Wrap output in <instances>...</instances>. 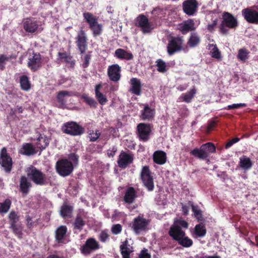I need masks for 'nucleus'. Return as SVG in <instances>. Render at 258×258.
<instances>
[{
  "label": "nucleus",
  "instance_id": "1",
  "mask_svg": "<svg viewBox=\"0 0 258 258\" xmlns=\"http://www.w3.org/2000/svg\"><path fill=\"white\" fill-rule=\"evenodd\" d=\"M188 227V223L182 219H175L170 226L168 234L173 240L184 247H189L193 244L192 240L186 236L185 230Z\"/></svg>",
  "mask_w": 258,
  "mask_h": 258
},
{
  "label": "nucleus",
  "instance_id": "2",
  "mask_svg": "<svg viewBox=\"0 0 258 258\" xmlns=\"http://www.w3.org/2000/svg\"><path fill=\"white\" fill-rule=\"evenodd\" d=\"M26 172L29 179L36 185H45L49 182V178L46 175L34 166H30Z\"/></svg>",
  "mask_w": 258,
  "mask_h": 258
},
{
  "label": "nucleus",
  "instance_id": "3",
  "mask_svg": "<svg viewBox=\"0 0 258 258\" xmlns=\"http://www.w3.org/2000/svg\"><path fill=\"white\" fill-rule=\"evenodd\" d=\"M215 152L216 148L214 145L211 142H209L203 144L200 149L195 148L191 150L190 153L192 156L198 157L200 159H205L208 157L210 153Z\"/></svg>",
  "mask_w": 258,
  "mask_h": 258
},
{
  "label": "nucleus",
  "instance_id": "4",
  "mask_svg": "<svg viewBox=\"0 0 258 258\" xmlns=\"http://www.w3.org/2000/svg\"><path fill=\"white\" fill-rule=\"evenodd\" d=\"M150 220L139 216L134 218L132 225V229L137 235L146 232L149 229Z\"/></svg>",
  "mask_w": 258,
  "mask_h": 258
},
{
  "label": "nucleus",
  "instance_id": "5",
  "mask_svg": "<svg viewBox=\"0 0 258 258\" xmlns=\"http://www.w3.org/2000/svg\"><path fill=\"white\" fill-rule=\"evenodd\" d=\"M223 20L220 26V32L223 34L228 33V28H235L237 26V19L229 13L225 12L223 15Z\"/></svg>",
  "mask_w": 258,
  "mask_h": 258
},
{
  "label": "nucleus",
  "instance_id": "6",
  "mask_svg": "<svg viewBox=\"0 0 258 258\" xmlns=\"http://www.w3.org/2000/svg\"><path fill=\"white\" fill-rule=\"evenodd\" d=\"M56 169L57 173L60 176L63 177L67 176L73 172L74 165L68 159H62L56 162Z\"/></svg>",
  "mask_w": 258,
  "mask_h": 258
},
{
  "label": "nucleus",
  "instance_id": "7",
  "mask_svg": "<svg viewBox=\"0 0 258 258\" xmlns=\"http://www.w3.org/2000/svg\"><path fill=\"white\" fill-rule=\"evenodd\" d=\"M62 132L72 136H80L84 132V129L76 122H68L62 126Z\"/></svg>",
  "mask_w": 258,
  "mask_h": 258
},
{
  "label": "nucleus",
  "instance_id": "8",
  "mask_svg": "<svg viewBox=\"0 0 258 258\" xmlns=\"http://www.w3.org/2000/svg\"><path fill=\"white\" fill-rule=\"evenodd\" d=\"M0 165L6 173H10L13 167V160L8 153L6 147H3L0 152Z\"/></svg>",
  "mask_w": 258,
  "mask_h": 258
},
{
  "label": "nucleus",
  "instance_id": "9",
  "mask_svg": "<svg viewBox=\"0 0 258 258\" xmlns=\"http://www.w3.org/2000/svg\"><path fill=\"white\" fill-rule=\"evenodd\" d=\"M183 41L182 37H172L167 47L168 54L171 55L181 50L183 48Z\"/></svg>",
  "mask_w": 258,
  "mask_h": 258
},
{
  "label": "nucleus",
  "instance_id": "10",
  "mask_svg": "<svg viewBox=\"0 0 258 258\" xmlns=\"http://www.w3.org/2000/svg\"><path fill=\"white\" fill-rule=\"evenodd\" d=\"M141 178L144 186L149 191H152L154 188L153 179L151 176V172L149 168L147 166H145L142 168L141 172Z\"/></svg>",
  "mask_w": 258,
  "mask_h": 258
},
{
  "label": "nucleus",
  "instance_id": "11",
  "mask_svg": "<svg viewBox=\"0 0 258 258\" xmlns=\"http://www.w3.org/2000/svg\"><path fill=\"white\" fill-rule=\"evenodd\" d=\"M100 244L98 242L93 238L87 239L85 243L81 247V251L85 255H88L91 253L99 249Z\"/></svg>",
  "mask_w": 258,
  "mask_h": 258
},
{
  "label": "nucleus",
  "instance_id": "12",
  "mask_svg": "<svg viewBox=\"0 0 258 258\" xmlns=\"http://www.w3.org/2000/svg\"><path fill=\"white\" fill-rule=\"evenodd\" d=\"M142 109L140 110V118L143 120H151L155 115V108L148 103L140 104Z\"/></svg>",
  "mask_w": 258,
  "mask_h": 258
},
{
  "label": "nucleus",
  "instance_id": "13",
  "mask_svg": "<svg viewBox=\"0 0 258 258\" xmlns=\"http://www.w3.org/2000/svg\"><path fill=\"white\" fill-rule=\"evenodd\" d=\"M136 25L141 28L144 34L149 33L153 29L151 23L149 21L147 17L144 15H140L136 19Z\"/></svg>",
  "mask_w": 258,
  "mask_h": 258
},
{
  "label": "nucleus",
  "instance_id": "14",
  "mask_svg": "<svg viewBox=\"0 0 258 258\" xmlns=\"http://www.w3.org/2000/svg\"><path fill=\"white\" fill-rule=\"evenodd\" d=\"M137 135L140 141L145 142L149 140L151 133L150 124L140 123L137 125Z\"/></svg>",
  "mask_w": 258,
  "mask_h": 258
},
{
  "label": "nucleus",
  "instance_id": "15",
  "mask_svg": "<svg viewBox=\"0 0 258 258\" xmlns=\"http://www.w3.org/2000/svg\"><path fill=\"white\" fill-rule=\"evenodd\" d=\"M121 67L117 64L108 66L107 75L109 79L114 82H117L121 77Z\"/></svg>",
  "mask_w": 258,
  "mask_h": 258
},
{
  "label": "nucleus",
  "instance_id": "16",
  "mask_svg": "<svg viewBox=\"0 0 258 258\" xmlns=\"http://www.w3.org/2000/svg\"><path fill=\"white\" fill-rule=\"evenodd\" d=\"M242 15L245 20L250 23L258 24V12L252 9L246 8L242 10Z\"/></svg>",
  "mask_w": 258,
  "mask_h": 258
},
{
  "label": "nucleus",
  "instance_id": "17",
  "mask_svg": "<svg viewBox=\"0 0 258 258\" xmlns=\"http://www.w3.org/2000/svg\"><path fill=\"white\" fill-rule=\"evenodd\" d=\"M198 4L196 0H186L183 2V12L188 16H193L197 11Z\"/></svg>",
  "mask_w": 258,
  "mask_h": 258
},
{
  "label": "nucleus",
  "instance_id": "18",
  "mask_svg": "<svg viewBox=\"0 0 258 258\" xmlns=\"http://www.w3.org/2000/svg\"><path fill=\"white\" fill-rule=\"evenodd\" d=\"M24 29L28 33L36 32L38 29V22L34 18H27L23 22Z\"/></svg>",
  "mask_w": 258,
  "mask_h": 258
},
{
  "label": "nucleus",
  "instance_id": "19",
  "mask_svg": "<svg viewBox=\"0 0 258 258\" xmlns=\"http://www.w3.org/2000/svg\"><path fill=\"white\" fill-rule=\"evenodd\" d=\"M133 159L134 156L132 154L121 152L117 161L118 166L121 168H125L133 162Z\"/></svg>",
  "mask_w": 258,
  "mask_h": 258
},
{
  "label": "nucleus",
  "instance_id": "20",
  "mask_svg": "<svg viewBox=\"0 0 258 258\" xmlns=\"http://www.w3.org/2000/svg\"><path fill=\"white\" fill-rule=\"evenodd\" d=\"M50 139L45 135L40 134L35 140H34L33 144L38 151H42L49 145Z\"/></svg>",
  "mask_w": 258,
  "mask_h": 258
},
{
  "label": "nucleus",
  "instance_id": "21",
  "mask_svg": "<svg viewBox=\"0 0 258 258\" xmlns=\"http://www.w3.org/2000/svg\"><path fill=\"white\" fill-rule=\"evenodd\" d=\"M41 58L39 53H33L30 56L28 62V66L32 70L35 71L38 70L41 64Z\"/></svg>",
  "mask_w": 258,
  "mask_h": 258
},
{
  "label": "nucleus",
  "instance_id": "22",
  "mask_svg": "<svg viewBox=\"0 0 258 258\" xmlns=\"http://www.w3.org/2000/svg\"><path fill=\"white\" fill-rule=\"evenodd\" d=\"M77 46L81 52L83 53L87 49V37L84 31L81 30L78 33L76 41Z\"/></svg>",
  "mask_w": 258,
  "mask_h": 258
},
{
  "label": "nucleus",
  "instance_id": "23",
  "mask_svg": "<svg viewBox=\"0 0 258 258\" xmlns=\"http://www.w3.org/2000/svg\"><path fill=\"white\" fill-rule=\"evenodd\" d=\"M32 187V183L28 177L25 176H22L20 179L19 190L23 195H27Z\"/></svg>",
  "mask_w": 258,
  "mask_h": 258
},
{
  "label": "nucleus",
  "instance_id": "24",
  "mask_svg": "<svg viewBox=\"0 0 258 258\" xmlns=\"http://www.w3.org/2000/svg\"><path fill=\"white\" fill-rule=\"evenodd\" d=\"M130 85L129 91L135 95H141L142 84L140 80L137 78H132L130 80Z\"/></svg>",
  "mask_w": 258,
  "mask_h": 258
},
{
  "label": "nucleus",
  "instance_id": "25",
  "mask_svg": "<svg viewBox=\"0 0 258 258\" xmlns=\"http://www.w3.org/2000/svg\"><path fill=\"white\" fill-rule=\"evenodd\" d=\"M68 228L66 226L61 225L55 230V240L59 243H66Z\"/></svg>",
  "mask_w": 258,
  "mask_h": 258
},
{
  "label": "nucleus",
  "instance_id": "26",
  "mask_svg": "<svg viewBox=\"0 0 258 258\" xmlns=\"http://www.w3.org/2000/svg\"><path fill=\"white\" fill-rule=\"evenodd\" d=\"M253 163L250 158L245 155H242L239 158L238 167L244 171L250 170Z\"/></svg>",
  "mask_w": 258,
  "mask_h": 258
},
{
  "label": "nucleus",
  "instance_id": "27",
  "mask_svg": "<svg viewBox=\"0 0 258 258\" xmlns=\"http://www.w3.org/2000/svg\"><path fill=\"white\" fill-rule=\"evenodd\" d=\"M72 93L68 91H61L58 93L57 95V100L59 103V107L63 108L66 105L67 99L71 96Z\"/></svg>",
  "mask_w": 258,
  "mask_h": 258
},
{
  "label": "nucleus",
  "instance_id": "28",
  "mask_svg": "<svg viewBox=\"0 0 258 258\" xmlns=\"http://www.w3.org/2000/svg\"><path fill=\"white\" fill-rule=\"evenodd\" d=\"M153 159L156 164L163 165L166 162V154L163 151H156L153 155Z\"/></svg>",
  "mask_w": 258,
  "mask_h": 258
},
{
  "label": "nucleus",
  "instance_id": "29",
  "mask_svg": "<svg viewBox=\"0 0 258 258\" xmlns=\"http://www.w3.org/2000/svg\"><path fill=\"white\" fill-rule=\"evenodd\" d=\"M38 152V150L35 146L33 147L32 144L29 143L24 144L20 150V153L23 155L31 156L36 154Z\"/></svg>",
  "mask_w": 258,
  "mask_h": 258
},
{
  "label": "nucleus",
  "instance_id": "30",
  "mask_svg": "<svg viewBox=\"0 0 258 258\" xmlns=\"http://www.w3.org/2000/svg\"><path fill=\"white\" fill-rule=\"evenodd\" d=\"M102 87V85L100 83L95 87V97L101 105H105L108 101L106 97L100 92V89Z\"/></svg>",
  "mask_w": 258,
  "mask_h": 258
},
{
  "label": "nucleus",
  "instance_id": "31",
  "mask_svg": "<svg viewBox=\"0 0 258 258\" xmlns=\"http://www.w3.org/2000/svg\"><path fill=\"white\" fill-rule=\"evenodd\" d=\"M179 30L183 33L186 34L190 31L195 29V22L192 20H188L183 22L179 25Z\"/></svg>",
  "mask_w": 258,
  "mask_h": 258
},
{
  "label": "nucleus",
  "instance_id": "32",
  "mask_svg": "<svg viewBox=\"0 0 258 258\" xmlns=\"http://www.w3.org/2000/svg\"><path fill=\"white\" fill-rule=\"evenodd\" d=\"M114 56L120 59L127 60H131L133 58V55L132 53L121 48L117 49L115 51Z\"/></svg>",
  "mask_w": 258,
  "mask_h": 258
},
{
  "label": "nucleus",
  "instance_id": "33",
  "mask_svg": "<svg viewBox=\"0 0 258 258\" xmlns=\"http://www.w3.org/2000/svg\"><path fill=\"white\" fill-rule=\"evenodd\" d=\"M121 253L122 258H130V254L133 251V247L131 246L127 241H124L120 246Z\"/></svg>",
  "mask_w": 258,
  "mask_h": 258
},
{
  "label": "nucleus",
  "instance_id": "34",
  "mask_svg": "<svg viewBox=\"0 0 258 258\" xmlns=\"http://www.w3.org/2000/svg\"><path fill=\"white\" fill-rule=\"evenodd\" d=\"M137 198V193L133 187H128L124 196V201L126 203H133Z\"/></svg>",
  "mask_w": 258,
  "mask_h": 258
},
{
  "label": "nucleus",
  "instance_id": "35",
  "mask_svg": "<svg viewBox=\"0 0 258 258\" xmlns=\"http://www.w3.org/2000/svg\"><path fill=\"white\" fill-rule=\"evenodd\" d=\"M207 48L210 50L209 54L212 57L218 60H221L222 56L221 52L216 44H208Z\"/></svg>",
  "mask_w": 258,
  "mask_h": 258
},
{
  "label": "nucleus",
  "instance_id": "36",
  "mask_svg": "<svg viewBox=\"0 0 258 258\" xmlns=\"http://www.w3.org/2000/svg\"><path fill=\"white\" fill-rule=\"evenodd\" d=\"M206 234V229L205 226L203 223H200L196 225L192 236L194 237H203Z\"/></svg>",
  "mask_w": 258,
  "mask_h": 258
},
{
  "label": "nucleus",
  "instance_id": "37",
  "mask_svg": "<svg viewBox=\"0 0 258 258\" xmlns=\"http://www.w3.org/2000/svg\"><path fill=\"white\" fill-rule=\"evenodd\" d=\"M197 93V90L195 87L191 89L189 91L185 93H183L180 98L182 100L186 103H189L191 101L192 98Z\"/></svg>",
  "mask_w": 258,
  "mask_h": 258
},
{
  "label": "nucleus",
  "instance_id": "38",
  "mask_svg": "<svg viewBox=\"0 0 258 258\" xmlns=\"http://www.w3.org/2000/svg\"><path fill=\"white\" fill-rule=\"evenodd\" d=\"M73 210V207L64 204L61 208L60 211V215L63 217H71L72 216V212Z\"/></svg>",
  "mask_w": 258,
  "mask_h": 258
},
{
  "label": "nucleus",
  "instance_id": "39",
  "mask_svg": "<svg viewBox=\"0 0 258 258\" xmlns=\"http://www.w3.org/2000/svg\"><path fill=\"white\" fill-rule=\"evenodd\" d=\"M249 51L245 48H242L238 50L237 58L242 62H245L249 57Z\"/></svg>",
  "mask_w": 258,
  "mask_h": 258
},
{
  "label": "nucleus",
  "instance_id": "40",
  "mask_svg": "<svg viewBox=\"0 0 258 258\" xmlns=\"http://www.w3.org/2000/svg\"><path fill=\"white\" fill-rule=\"evenodd\" d=\"M200 42V39L198 35L192 33L188 40L187 44L190 47H194L197 46Z\"/></svg>",
  "mask_w": 258,
  "mask_h": 258
},
{
  "label": "nucleus",
  "instance_id": "41",
  "mask_svg": "<svg viewBox=\"0 0 258 258\" xmlns=\"http://www.w3.org/2000/svg\"><path fill=\"white\" fill-rule=\"evenodd\" d=\"M20 83L22 90L28 91L30 89V83L26 76L23 75L20 77Z\"/></svg>",
  "mask_w": 258,
  "mask_h": 258
},
{
  "label": "nucleus",
  "instance_id": "42",
  "mask_svg": "<svg viewBox=\"0 0 258 258\" xmlns=\"http://www.w3.org/2000/svg\"><path fill=\"white\" fill-rule=\"evenodd\" d=\"M85 225V221L80 215H78L74 223V229L80 231L83 229Z\"/></svg>",
  "mask_w": 258,
  "mask_h": 258
},
{
  "label": "nucleus",
  "instance_id": "43",
  "mask_svg": "<svg viewBox=\"0 0 258 258\" xmlns=\"http://www.w3.org/2000/svg\"><path fill=\"white\" fill-rule=\"evenodd\" d=\"M11 201L9 199H6L3 203H0V213H7L11 207Z\"/></svg>",
  "mask_w": 258,
  "mask_h": 258
},
{
  "label": "nucleus",
  "instance_id": "44",
  "mask_svg": "<svg viewBox=\"0 0 258 258\" xmlns=\"http://www.w3.org/2000/svg\"><path fill=\"white\" fill-rule=\"evenodd\" d=\"M83 16L87 22L89 24L90 26L97 22V19L96 17H94L90 13H84Z\"/></svg>",
  "mask_w": 258,
  "mask_h": 258
},
{
  "label": "nucleus",
  "instance_id": "45",
  "mask_svg": "<svg viewBox=\"0 0 258 258\" xmlns=\"http://www.w3.org/2000/svg\"><path fill=\"white\" fill-rule=\"evenodd\" d=\"M83 16L87 22L89 24L90 26L97 22V19L96 17H94L90 13H84Z\"/></svg>",
  "mask_w": 258,
  "mask_h": 258
},
{
  "label": "nucleus",
  "instance_id": "46",
  "mask_svg": "<svg viewBox=\"0 0 258 258\" xmlns=\"http://www.w3.org/2000/svg\"><path fill=\"white\" fill-rule=\"evenodd\" d=\"M81 98H83L85 102L91 107H96L97 104L95 99L92 97H89L86 94H83L81 95Z\"/></svg>",
  "mask_w": 258,
  "mask_h": 258
},
{
  "label": "nucleus",
  "instance_id": "47",
  "mask_svg": "<svg viewBox=\"0 0 258 258\" xmlns=\"http://www.w3.org/2000/svg\"><path fill=\"white\" fill-rule=\"evenodd\" d=\"M157 71L160 73H164L167 71V66L165 61L161 59H158L156 61Z\"/></svg>",
  "mask_w": 258,
  "mask_h": 258
},
{
  "label": "nucleus",
  "instance_id": "48",
  "mask_svg": "<svg viewBox=\"0 0 258 258\" xmlns=\"http://www.w3.org/2000/svg\"><path fill=\"white\" fill-rule=\"evenodd\" d=\"M10 226L17 224L19 221V216L15 211H11L9 215Z\"/></svg>",
  "mask_w": 258,
  "mask_h": 258
},
{
  "label": "nucleus",
  "instance_id": "49",
  "mask_svg": "<svg viewBox=\"0 0 258 258\" xmlns=\"http://www.w3.org/2000/svg\"><path fill=\"white\" fill-rule=\"evenodd\" d=\"M90 27L92 30L94 36H98L101 34L102 25L98 24V22L90 26Z\"/></svg>",
  "mask_w": 258,
  "mask_h": 258
},
{
  "label": "nucleus",
  "instance_id": "50",
  "mask_svg": "<svg viewBox=\"0 0 258 258\" xmlns=\"http://www.w3.org/2000/svg\"><path fill=\"white\" fill-rule=\"evenodd\" d=\"M155 201L159 205H164L167 203L166 196L163 194H158L155 198Z\"/></svg>",
  "mask_w": 258,
  "mask_h": 258
},
{
  "label": "nucleus",
  "instance_id": "51",
  "mask_svg": "<svg viewBox=\"0 0 258 258\" xmlns=\"http://www.w3.org/2000/svg\"><path fill=\"white\" fill-rule=\"evenodd\" d=\"M10 228L13 232L20 238L22 237V227L20 225L16 224L14 226H10Z\"/></svg>",
  "mask_w": 258,
  "mask_h": 258
},
{
  "label": "nucleus",
  "instance_id": "52",
  "mask_svg": "<svg viewBox=\"0 0 258 258\" xmlns=\"http://www.w3.org/2000/svg\"><path fill=\"white\" fill-rule=\"evenodd\" d=\"M60 59L63 60L64 61L70 63L71 65L74 64L75 62L72 60V57L70 55H68L66 53H58Z\"/></svg>",
  "mask_w": 258,
  "mask_h": 258
},
{
  "label": "nucleus",
  "instance_id": "53",
  "mask_svg": "<svg viewBox=\"0 0 258 258\" xmlns=\"http://www.w3.org/2000/svg\"><path fill=\"white\" fill-rule=\"evenodd\" d=\"M192 211L194 213L195 217L199 220H202V216L201 211L197 206L192 205L191 206Z\"/></svg>",
  "mask_w": 258,
  "mask_h": 258
},
{
  "label": "nucleus",
  "instance_id": "54",
  "mask_svg": "<svg viewBox=\"0 0 258 258\" xmlns=\"http://www.w3.org/2000/svg\"><path fill=\"white\" fill-rule=\"evenodd\" d=\"M111 232L114 235L119 234L122 230V226L119 224L113 225L111 227Z\"/></svg>",
  "mask_w": 258,
  "mask_h": 258
},
{
  "label": "nucleus",
  "instance_id": "55",
  "mask_svg": "<svg viewBox=\"0 0 258 258\" xmlns=\"http://www.w3.org/2000/svg\"><path fill=\"white\" fill-rule=\"evenodd\" d=\"M91 55L90 53L85 55L84 57V62L82 64V66L84 68H87L90 63Z\"/></svg>",
  "mask_w": 258,
  "mask_h": 258
},
{
  "label": "nucleus",
  "instance_id": "56",
  "mask_svg": "<svg viewBox=\"0 0 258 258\" xmlns=\"http://www.w3.org/2000/svg\"><path fill=\"white\" fill-rule=\"evenodd\" d=\"M90 140L92 142L96 141L100 136V132L98 130H96L95 132H92L90 134Z\"/></svg>",
  "mask_w": 258,
  "mask_h": 258
},
{
  "label": "nucleus",
  "instance_id": "57",
  "mask_svg": "<svg viewBox=\"0 0 258 258\" xmlns=\"http://www.w3.org/2000/svg\"><path fill=\"white\" fill-rule=\"evenodd\" d=\"M68 158L70 160V161L73 163V164L76 165L78 164L79 156L77 154L71 153L69 155Z\"/></svg>",
  "mask_w": 258,
  "mask_h": 258
},
{
  "label": "nucleus",
  "instance_id": "58",
  "mask_svg": "<svg viewBox=\"0 0 258 258\" xmlns=\"http://www.w3.org/2000/svg\"><path fill=\"white\" fill-rule=\"evenodd\" d=\"M246 106L245 103H236L229 105L226 108L227 109H237L242 107H245Z\"/></svg>",
  "mask_w": 258,
  "mask_h": 258
},
{
  "label": "nucleus",
  "instance_id": "59",
  "mask_svg": "<svg viewBox=\"0 0 258 258\" xmlns=\"http://www.w3.org/2000/svg\"><path fill=\"white\" fill-rule=\"evenodd\" d=\"M217 24V17H215V18L213 20V22L211 24H209L207 25V28L210 32H212L216 26Z\"/></svg>",
  "mask_w": 258,
  "mask_h": 258
},
{
  "label": "nucleus",
  "instance_id": "60",
  "mask_svg": "<svg viewBox=\"0 0 258 258\" xmlns=\"http://www.w3.org/2000/svg\"><path fill=\"white\" fill-rule=\"evenodd\" d=\"M217 17L218 19V18H219L220 17L219 13L213 12H210L209 14L207 15L206 18L207 19H211V20L213 21V20L215 18V17Z\"/></svg>",
  "mask_w": 258,
  "mask_h": 258
},
{
  "label": "nucleus",
  "instance_id": "61",
  "mask_svg": "<svg viewBox=\"0 0 258 258\" xmlns=\"http://www.w3.org/2000/svg\"><path fill=\"white\" fill-rule=\"evenodd\" d=\"M108 238V235L107 233L105 231H102L99 235V239L102 242H105Z\"/></svg>",
  "mask_w": 258,
  "mask_h": 258
},
{
  "label": "nucleus",
  "instance_id": "62",
  "mask_svg": "<svg viewBox=\"0 0 258 258\" xmlns=\"http://www.w3.org/2000/svg\"><path fill=\"white\" fill-rule=\"evenodd\" d=\"M26 220L27 221V226L28 228H31L34 226V222L32 221V218L29 215L26 216Z\"/></svg>",
  "mask_w": 258,
  "mask_h": 258
},
{
  "label": "nucleus",
  "instance_id": "63",
  "mask_svg": "<svg viewBox=\"0 0 258 258\" xmlns=\"http://www.w3.org/2000/svg\"><path fill=\"white\" fill-rule=\"evenodd\" d=\"M239 141V139L238 138H235L233 139L232 140H230L229 142H228L226 145V148L228 149L230 148L231 146H232L234 144L238 142Z\"/></svg>",
  "mask_w": 258,
  "mask_h": 258
},
{
  "label": "nucleus",
  "instance_id": "64",
  "mask_svg": "<svg viewBox=\"0 0 258 258\" xmlns=\"http://www.w3.org/2000/svg\"><path fill=\"white\" fill-rule=\"evenodd\" d=\"M140 258H150L151 256L148 253L147 250H142L140 255H139Z\"/></svg>",
  "mask_w": 258,
  "mask_h": 258
}]
</instances>
